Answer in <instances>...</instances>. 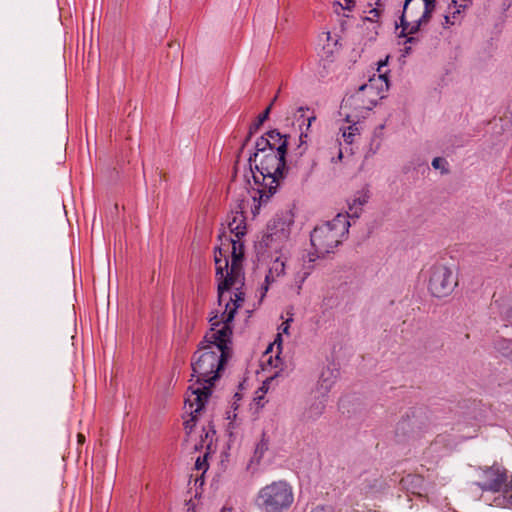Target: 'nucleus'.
<instances>
[{
    "label": "nucleus",
    "instance_id": "dca6fc26",
    "mask_svg": "<svg viewBox=\"0 0 512 512\" xmlns=\"http://www.w3.org/2000/svg\"><path fill=\"white\" fill-rule=\"evenodd\" d=\"M286 262L281 257H277L270 265L268 273L265 277V291L268 290V286L275 282L279 277L285 274Z\"/></svg>",
    "mask_w": 512,
    "mask_h": 512
},
{
    "label": "nucleus",
    "instance_id": "4be33fe9",
    "mask_svg": "<svg viewBox=\"0 0 512 512\" xmlns=\"http://www.w3.org/2000/svg\"><path fill=\"white\" fill-rule=\"evenodd\" d=\"M311 270H312L311 266L303 267L300 271H298L295 274L294 282H295V289H296L297 294H300L302 285L305 282V280L307 279V277L310 275Z\"/></svg>",
    "mask_w": 512,
    "mask_h": 512
},
{
    "label": "nucleus",
    "instance_id": "e433bc0d",
    "mask_svg": "<svg viewBox=\"0 0 512 512\" xmlns=\"http://www.w3.org/2000/svg\"><path fill=\"white\" fill-rule=\"evenodd\" d=\"M77 440L79 444H83L85 442V436L81 433L77 435Z\"/></svg>",
    "mask_w": 512,
    "mask_h": 512
},
{
    "label": "nucleus",
    "instance_id": "c9c22d12",
    "mask_svg": "<svg viewBox=\"0 0 512 512\" xmlns=\"http://www.w3.org/2000/svg\"><path fill=\"white\" fill-rule=\"evenodd\" d=\"M343 158V153L340 147H337V161H341Z\"/></svg>",
    "mask_w": 512,
    "mask_h": 512
},
{
    "label": "nucleus",
    "instance_id": "0eeeda50",
    "mask_svg": "<svg viewBox=\"0 0 512 512\" xmlns=\"http://www.w3.org/2000/svg\"><path fill=\"white\" fill-rule=\"evenodd\" d=\"M427 10L425 3L420 0H405L400 17V36L413 35L427 24L432 17L431 13H426Z\"/></svg>",
    "mask_w": 512,
    "mask_h": 512
},
{
    "label": "nucleus",
    "instance_id": "58836bf2",
    "mask_svg": "<svg viewBox=\"0 0 512 512\" xmlns=\"http://www.w3.org/2000/svg\"><path fill=\"white\" fill-rule=\"evenodd\" d=\"M308 261H309V263H312V262H314V261H315V258H314V257L309 256V260H308Z\"/></svg>",
    "mask_w": 512,
    "mask_h": 512
},
{
    "label": "nucleus",
    "instance_id": "a878e982",
    "mask_svg": "<svg viewBox=\"0 0 512 512\" xmlns=\"http://www.w3.org/2000/svg\"><path fill=\"white\" fill-rule=\"evenodd\" d=\"M204 436H201V447H203L204 445L207 446V448L210 447L211 443H212V439H213V436L215 434V430L213 429V427L209 426V428L206 430L204 429Z\"/></svg>",
    "mask_w": 512,
    "mask_h": 512
},
{
    "label": "nucleus",
    "instance_id": "aec40b11",
    "mask_svg": "<svg viewBox=\"0 0 512 512\" xmlns=\"http://www.w3.org/2000/svg\"><path fill=\"white\" fill-rule=\"evenodd\" d=\"M267 140H271L270 147H273V151L277 152V146L281 145V143L286 144V149L288 148V137L287 135H282L278 130H270L266 133Z\"/></svg>",
    "mask_w": 512,
    "mask_h": 512
},
{
    "label": "nucleus",
    "instance_id": "412c9836",
    "mask_svg": "<svg viewBox=\"0 0 512 512\" xmlns=\"http://www.w3.org/2000/svg\"><path fill=\"white\" fill-rule=\"evenodd\" d=\"M347 128L340 129L342 131V137L347 144H352L357 135L360 134L358 122L351 121Z\"/></svg>",
    "mask_w": 512,
    "mask_h": 512
},
{
    "label": "nucleus",
    "instance_id": "2f4dec72",
    "mask_svg": "<svg viewBox=\"0 0 512 512\" xmlns=\"http://www.w3.org/2000/svg\"><path fill=\"white\" fill-rule=\"evenodd\" d=\"M344 1H345V5L340 4L343 9L351 10L355 6L354 0H344Z\"/></svg>",
    "mask_w": 512,
    "mask_h": 512
},
{
    "label": "nucleus",
    "instance_id": "b1692460",
    "mask_svg": "<svg viewBox=\"0 0 512 512\" xmlns=\"http://www.w3.org/2000/svg\"><path fill=\"white\" fill-rule=\"evenodd\" d=\"M268 450V441L264 438L260 440V442L256 445L253 459L259 462L264 453Z\"/></svg>",
    "mask_w": 512,
    "mask_h": 512
},
{
    "label": "nucleus",
    "instance_id": "c85d7f7f",
    "mask_svg": "<svg viewBox=\"0 0 512 512\" xmlns=\"http://www.w3.org/2000/svg\"><path fill=\"white\" fill-rule=\"evenodd\" d=\"M443 164H446V161L443 158L436 157L432 160V167L434 169H442Z\"/></svg>",
    "mask_w": 512,
    "mask_h": 512
},
{
    "label": "nucleus",
    "instance_id": "393cba45",
    "mask_svg": "<svg viewBox=\"0 0 512 512\" xmlns=\"http://www.w3.org/2000/svg\"><path fill=\"white\" fill-rule=\"evenodd\" d=\"M501 314L512 323V295L504 300L501 306Z\"/></svg>",
    "mask_w": 512,
    "mask_h": 512
},
{
    "label": "nucleus",
    "instance_id": "a211bd4d",
    "mask_svg": "<svg viewBox=\"0 0 512 512\" xmlns=\"http://www.w3.org/2000/svg\"><path fill=\"white\" fill-rule=\"evenodd\" d=\"M277 99V96L274 97V99L272 100V103L258 116L257 120L252 123L249 127V132H248V135L241 147V150L244 148V146L246 145V143L250 140L251 136L262 126V124L267 120L268 116H269V113L271 111V107L273 105V103L276 101Z\"/></svg>",
    "mask_w": 512,
    "mask_h": 512
},
{
    "label": "nucleus",
    "instance_id": "4468645a",
    "mask_svg": "<svg viewBox=\"0 0 512 512\" xmlns=\"http://www.w3.org/2000/svg\"><path fill=\"white\" fill-rule=\"evenodd\" d=\"M370 198L369 191L367 189H363L354 194L351 201L348 202V211L347 214H344L348 218H359L362 213L364 205L368 202Z\"/></svg>",
    "mask_w": 512,
    "mask_h": 512
},
{
    "label": "nucleus",
    "instance_id": "f03ea898",
    "mask_svg": "<svg viewBox=\"0 0 512 512\" xmlns=\"http://www.w3.org/2000/svg\"><path fill=\"white\" fill-rule=\"evenodd\" d=\"M286 144L277 146V152L254 153L249 157L250 173L257 186L260 203H265L276 192L286 167Z\"/></svg>",
    "mask_w": 512,
    "mask_h": 512
},
{
    "label": "nucleus",
    "instance_id": "6ab92c4d",
    "mask_svg": "<svg viewBox=\"0 0 512 512\" xmlns=\"http://www.w3.org/2000/svg\"><path fill=\"white\" fill-rule=\"evenodd\" d=\"M449 11L447 12V14L444 16V26L445 27H449V26H452V25H455L456 23H459L462 16V12L465 10L463 8H459V6H455V4H453V6H449L448 7Z\"/></svg>",
    "mask_w": 512,
    "mask_h": 512
},
{
    "label": "nucleus",
    "instance_id": "5701e85b",
    "mask_svg": "<svg viewBox=\"0 0 512 512\" xmlns=\"http://www.w3.org/2000/svg\"><path fill=\"white\" fill-rule=\"evenodd\" d=\"M271 140H267V137L261 136L257 139L255 143V152L254 153H261L265 154L268 153L269 150H273V147H270Z\"/></svg>",
    "mask_w": 512,
    "mask_h": 512
},
{
    "label": "nucleus",
    "instance_id": "4c0bfd02",
    "mask_svg": "<svg viewBox=\"0 0 512 512\" xmlns=\"http://www.w3.org/2000/svg\"><path fill=\"white\" fill-rule=\"evenodd\" d=\"M406 42H407V43H415V42H417V38L412 37V36H411V37H408Z\"/></svg>",
    "mask_w": 512,
    "mask_h": 512
},
{
    "label": "nucleus",
    "instance_id": "7ed1b4c3",
    "mask_svg": "<svg viewBox=\"0 0 512 512\" xmlns=\"http://www.w3.org/2000/svg\"><path fill=\"white\" fill-rule=\"evenodd\" d=\"M231 261L227 259L226 255L222 254V249L219 248V255L215 253V268L216 278L218 280V303L219 306L225 305L229 298H236L237 293H242L244 286V273L242 269V260L244 256L243 244L240 239H231Z\"/></svg>",
    "mask_w": 512,
    "mask_h": 512
},
{
    "label": "nucleus",
    "instance_id": "ddd939ff",
    "mask_svg": "<svg viewBox=\"0 0 512 512\" xmlns=\"http://www.w3.org/2000/svg\"><path fill=\"white\" fill-rule=\"evenodd\" d=\"M507 479L505 470L499 467H490L484 471L483 490L500 491Z\"/></svg>",
    "mask_w": 512,
    "mask_h": 512
},
{
    "label": "nucleus",
    "instance_id": "20e7f679",
    "mask_svg": "<svg viewBox=\"0 0 512 512\" xmlns=\"http://www.w3.org/2000/svg\"><path fill=\"white\" fill-rule=\"evenodd\" d=\"M350 222L344 214H338L331 221L316 226L310 235L312 247L317 257L333 252L347 235Z\"/></svg>",
    "mask_w": 512,
    "mask_h": 512
},
{
    "label": "nucleus",
    "instance_id": "f704fd0d",
    "mask_svg": "<svg viewBox=\"0 0 512 512\" xmlns=\"http://www.w3.org/2000/svg\"><path fill=\"white\" fill-rule=\"evenodd\" d=\"M387 62H388V57H387L385 60L380 61V62L378 63V71H379V72H381V68H382V67H384V66H386V65H387Z\"/></svg>",
    "mask_w": 512,
    "mask_h": 512
},
{
    "label": "nucleus",
    "instance_id": "f257e3e1",
    "mask_svg": "<svg viewBox=\"0 0 512 512\" xmlns=\"http://www.w3.org/2000/svg\"><path fill=\"white\" fill-rule=\"evenodd\" d=\"M242 304L243 294L237 293L235 299L230 297L225 304L220 319L217 315L210 318L211 328L192 357V377L195 378V384L190 387L191 390L208 387L209 396L211 395V387L231 355V323Z\"/></svg>",
    "mask_w": 512,
    "mask_h": 512
},
{
    "label": "nucleus",
    "instance_id": "473e14b6",
    "mask_svg": "<svg viewBox=\"0 0 512 512\" xmlns=\"http://www.w3.org/2000/svg\"><path fill=\"white\" fill-rule=\"evenodd\" d=\"M324 407H325L324 403H323V402H320V403L317 405V407H316V410H317V411H316L315 415H316V416H319L320 414H322V412H323V410H324Z\"/></svg>",
    "mask_w": 512,
    "mask_h": 512
},
{
    "label": "nucleus",
    "instance_id": "423d86ee",
    "mask_svg": "<svg viewBox=\"0 0 512 512\" xmlns=\"http://www.w3.org/2000/svg\"><path fill=\"white\" fill-rule=\"evenodd\" d=\"M458 280L451 267L435 263L428 270V290L438 298L449 296L456 286Z\"/></svg>",
    "mask_w": 512,
    "mask_h": 512
},
{
    "label": "nucleus",
    "instance_id": "f3484780",
    "mask_svg": "<svg viewBox=\"0 0 512 512\" xmlns=\"http://www.w3.org/2000/svg\"><path fill=\"white\" fill-rule=\"evenodd\" d=\"M228 228L236 238L240 239L246 234L245 216L241 212L232 215V219L228 222Z\"/></svg>",
    "mask_w": 512,
    "mask_h": 512
},
{
    "label": "nucleus",
    "instance_id": "6e6552de",
    "mask_svg": "<svg viewBox=\"0 0 512 512\" xmlns=\"http://www.w3.org/2000/svg\"><path fill=\"white\" fill-rule=\"evenodd\" d=\"M292 223V219L287 216L274 218L268 224L261 243L268 249L282 251L289 240Z\"/></svg>",
    "mask_w": 512,
    "mask_h": 512
},
{
    "label": "nucleus",
    "instance_id": "cd10ccee",
    "mask_svg": "<svg viewBox=\"0 0 512 512\" xmlns=\"http://www.w3.org/2000/svg\"><path fill=\"white\" fill-rule=\"evenodd\" d=\"M207 455L208 454L205 453L203 457H198L196 459V461H195V469L196 470H199V471L202 470L203 472H205L208 469L209 465L207 463Z\"/></svg>",
    "mask_w": 512,
    "mask_h": 512
},
{
    "label": "nucleus",
    "instance_id": "c756f323",
    "mask_svg": "<svg viewBox=\"0 0 512 512\" xmlns=\"http://www.w3.org/2000/svg\"><path fill=\"white\" fill-rule=\"evenodd\" d=\"M424 3L426 6V9H428L426 13H431V15H432L435 10L436 0H424Z\"/></svg>",
    "mask_w": 512,
    "mask_h": 512
},
{
    "label": "nucleus",
    "instance_id": "1a4fd4ad",
    "mask_svg": "<svg viewBox=\"0 0 512 512\" xmlns=\"http://www.w3.org/2000/svg\"><path fill=\"white\" fill-rule=\"evenodd\" d=\"M373 108L372 102L364 99L363 93L358 89L354 94L343 100L341 114L345 116L346 122H359L366 118Z\"/></svg>",
    "mask_w": 512,
    "mask_h": 512
},
{
    "label": "nucleus",
    "instance_id": "72a5a7b5",
    "mask_svg": "<svg viewBox=\"0 0 512 512\" xmlns=\"http://www.w3.org/2000/svg\"><path fill=\"white\" fill-rule=\"evenodd\" d=\"M326 383H327V379L322 378V380L320 382V386H321V388H324L325 391H328V389L330 388V384H326Z\"/></svg>",
    "mask_w": 512,
    "mask_h": 512
},
{
    "label": "nucleus",
    "instance_id": "2eb2a0df",
    "mask_svg": "<svg viewBox=\"0 0 512 512\" xmlns=\"http://www.w3.org/2000/svg\"><path fill=\"white\" fill-rule=\"evenodd\" d=\"M420 420L418 417L413 415L412 417L407 416L406 418H403L398 424H397V434H401L403 436H418V434L421 431L420 427Z\"/></svg>",
    "mask_w": 512,
    "mask_h": 512
},
{
    "label": "nucleus",
    "instance_id": "9b49d317",
    "mask_svg": "<svg viewBox=\"0 0 512 512\" xmlns=\"http://www.w3.org/2000/svg\"><path fill=\"white\" fill-rule=\"evenodd\" d=\"M309 110L310 109L308 107L300 106L297 108L291 107L288 111V114H291L294 120L299 124V128L301 130L299 135V144L297 146L299 156H302L307 150V131L316 120V116L314 114L306 116V113L309 112Z\"/></svg>",
    "mask_w": 512,
    "mask_h": 512
},
{
    "label": "nucleus",
    "instance_id": "7c9ffc66",
    "mask_svg": "<svg viewBox=\"0 0 512 512\" xmlns=\"http://www.w3.org/2000/svg\"><path fill=\"white\" fill-rule=\"evenodd\" d=\"M469 0H452V4L459 6V8L466 9L468 7Z\"/></svg>",
    "mask_w": 512,
    "mask_h": 512
},
{
    "label": "nucleus",
    "instance_id": "bb28decb",
    "mask_svg": "<svg viewBox=\"0 0 512 512\" xmlns=\"http://www.w3.org/2000/svg\"><path fill=\"white\" fill-rule=\"evenodd\" d=\"M290 322H292V318L290 319H287L285 322H283L280 326V330H281V333H278L277 334V337L274 341V344H277L278 347L281 345V334L284 333V334H288L289 333V328H290Z\"/></svg>",
    "mask_w": 512,
    "mask_h": 512
},
{
    "label": "nucleus",
    "instance_id": "9d476101",
    "mask_svg": "<svg viewBox=\"0 0 512 512\" xmlns=\"http://www.w3.org/2000/svg\"><path fill=\"white\" fill-rule=\"evenodd\" d=\"M209 398V388H193L191 394L185 401V407H189L190 419L184 422L187 433H190L195 426L198 414L203 410Z\"/></svg>",
    "mask_w": 512,
    "mask_h": 512
},
{
    "label": "nucleus",
    "instance_id": "f8f14e48",
    "mask_svg": "<svg viewBox=\"0 0 512 512\" xmlns=\"http://www.w3.org/2000/svg\"><path fill=\"white\" fill-rule=\"evenodd\" d=\"M389 83L386 73H380L377 78L372 77L369 81L359 87L360 92L363 93L364 99L371 101L375 107L378 100L383 97L382 93L387 91Z\"/></svg>",
    "mask_w": 512,
    "mask_h": 512
},
{
    "label": "nucleus",
    "instance_id": "ea45409f",
    "mask_svg": "<svg viewBox=\"0 0 512 512\" xmlns=\"http://www.w3.org/2000/svg\"><path fill=\"white\" fill-rule=\"evenodd\" d=\"M220 512H231L230 509L223 508Z\"/></svg>",
    "mask_w": 512,
    "mask_h": 512
},
{
    "label": "nucleus",
    "instance_id": "39448f33",
    "mask_svg": "<svg viewBox=\"0 0 512 512\" xmlns=\"http://www.w3.org/2000/svg\"><path fill=\"white\" fill-rule=\"evenodd\" d=\"M294 502V491L285 480L273 481L257 493L255 503L262 512H285Z\"/></svg>",
    "mask_w": 512,
    "mask_h": 512
}]
</instances>
